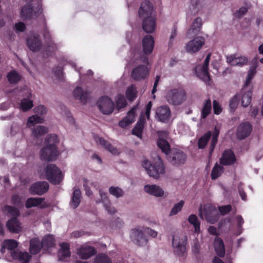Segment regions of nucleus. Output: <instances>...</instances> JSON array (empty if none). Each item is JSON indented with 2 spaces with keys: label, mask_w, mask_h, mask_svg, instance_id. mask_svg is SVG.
Listing matches in <instances>:
<instances>
[{
  "label": "nucleus",
  "mask_w": 263,
  "mask_h": 263,
  "mask_svg": "<svg viewBox=\"0 0 263 263\" xmlns=\"http://www.w3.org/2000/svg\"><path fill=\"white\" fill-rule=\"evenodd\" d=\"M204 42V37L201 36H197L186 44L185 49L187 52L190 53L197 52L202 48Z\"/></svg>",
  "instance_id": "f8f14e48"
},
{
  "label": "nucleus",
  "mask_w": 263,
  "mask_h": 263,
  "mask_svg": "<svg viewBox=\"0 0 263 263\" xmlns=\"http://www.w3.org/2000/svg\"><path fill=\"white\" fill-rule=\"evenodd\" d=\"M11 202L13 204L20 206L22 205V198L17 195H14L11 197Z\"/></svg>",
  "instance_id": "338daca9"
},
{
  "label": "nucleus",
  "mask_w": 263,
  "mask_h": 263,
  "mask_svg": "<svg viewBox=\"0 0 263 263\" xmlns=\"http://www.w3.org/2000/svg\"><path fill=\"white\" fill-rule=\"evenodd\" d=\"M61 249L58 252L59 259L66 260L70 257L69 245L67 243H62L60 245Z\"/></svg>",
  "instance_id": "2f4dec72"
},
{
  "label": "nucleus",
  "mask_w": 263,
  "mask_h": 263,
  "mask_svg": "<svg viewBox=\"0 0 263 263\" xmlns=\"http://www.w3.org/2000/svg\"><path fill=\"white\" fill-rule=\"evenodd\" d=\"M210 57L211 54H208L204 61L203 65L202 66H198L195 68L198 77L207 84H209L210 81V78L208 70Z\"/></svg>",
  "instance_id": "9d476101"
},
{
  "label": "nucleus",
  "mask_w": 263,
  "mask_h": 263,
  "mask_svg": "<svg viewBox=\"0 0 263 263\" xmlns=\"http://www.w3.org/2000/svg\"><path fill=\"white\" fill-rule=\"evenodd\" d=\"M252 129V126L249 123H241L238 127L237 136L240 139H243L249 136Z\"/></svg>",
  "instance_id": "5701e85b"
},
{
  "label": "nucleus",
  "mask_w": 263,
  "mask_h": 263,
  "mask_svg": "<svg viewBox=\"0 0 263 263\" xmlns=\"http://www.w3.org/2000/svg\"><path fill=\"white\" fill-rule=\"evenodd\" d=\"M153 4L149 1H143L139 9V16L142 20L154 17Z\"/></svg>",
  "instance_id": "4468645a"
},
{
  "label": "nucleus",
  "mask_w": 263,
  "mask_h": 263,
  "mask_svg": "<svg viewBox=\"0 0 263 263\" xmlns=\"http://www.w3.org/2000/svg\"><path fill=\"white\" fill-rule=\"evenodd\" d=\"M252 89L251 86H246V85H245L241 94L239 95L241 99V105L245 107L248 106L251 103L252 93Z\"/></svg>",
  "instance_id": "4be33fe9"
},
{
  "label": "nucleus",
  "mask_w": 263,
  "mask_h": 263,
  "mask_svg": "<svg viewBox=\"0 0 263 263\" xmlns=\"http://www.w3.org/2000/svg\"><path fill=\"white\" fill-rule=\"evenodd\" d=\"M26 43L28 48L33 52L39 51L42 47V42L39 35L34 33H32L28 36Z\"/></svg>",
  "instance_id": "9b49d317"
},
{
  "label": "nucleus",
  "mask_w": 263,
  "mask_h": 263,
  "mask_svg": "<svg viewBox=\"0 0 263 263\" xmlns=\"http://www.w3.org/2000/svg\"><path fill=\"white\" fill-rule=\"evenodd\" d=\"M99 195L100 199L97 200V203H102L103 206L105 208L106 211L109 214H114L117 212L116 209L111 204L108 200V196L106 193L102 190H99Z\"/></svg>",
  "instance_id": "dca6fc26"
},
{
  "label": "nucleus",
  "mask_w": 263,
  "mask_h": 263,
  "mask_svg": "<svg viewBox=\"0 0 263 263\" xmlns=\"http://www.w3.org/2000/svg\"><path fill=\"white\" fill-rule=\"evenodd\" d=\"M143 64L135 67L132 71V77L135 80H140L144 79L148 72L146 65L148 64V59L146 56H142L139 60Z\"/></svg>",
  "instance_id": "0eeeda50"
},
{
  "label": "nucleus",
  "mask_w": 263,
  "mask_h": 263,
  "mask_svg": "<svg viewBox=\"0 0 263 263\" xmlns=\"http://www.w3.org/2000/svg\"><path fill=\"white\" fill-rule=\"evenodd\" d=\"M170 162L173 165H180L183 164L186 160L185 155L180 151L171 153L168 158Z\"/></svg>",
  "instance_id": "b1692460"
},
{
  "label": "nucleus",
  "mask_w": 263,
  "mask_h": 263,
  "mask_svg": "<svg viewBox=\"0 0 263 263\" xmlns=\"http://www.w3.org/2000/svg\"><path fill=\"white\" fill-rule=\"evenodd\" d=\"M18 243L16 240L12 239H8L5 240L2 245L1 252L3 254L5 253V249L11 251V254L12 252L15 251L14 249L17 247Z\"/></svg>",
  "instance_id": "473e14b6"
},
{
  "label": "nucleus",
  "mask_w": 263,
  "mask_h": 263,
  "mask_svg": "<svg viewBox=\"0 0 263 263\" xmlns=\"http://www.w3.org/2000/svg\"><path fill=\"white\" fill-rule=\"evenodd\" d=\"M137 106L134 107L127 113V116L119 122V125L122 128H125L135 121L136 111Z\"/></svg>",
  "instance_id": "a878e982"
},
{
  "label": "nucleus",
  "mask_w": 263,
  "mask_h": 263,
  "mask_svg": "<svg viewBox=\"0 0 263 263\" xmlns=\"http://www.w3.org/2000/svg\"><path fill=\"white\" fill-rule=\"evenodd\" d=\"M109 193L116 198H120L124 196L125 192L119 186H111L108 189Z\"/></svg>",
  "instance_id": "79ce46f5"
},
{
  "label": "nucleus",
  "mask_w": 263,
  "mask_h": 263,
  "mask_svg": "<svg viewBox=\"0 0 263 263\" xmlns=\"http://www.w3.org/2000/svg\"><path fill=\"white\" fill-rule=\"evenodd\" d=\"M142 165L148 175L155 179L159 178L165 173V167L159 156L153 164L149 161L145 160L142 162Z\"/></svg>",
  "instance_id": "f03ea898"
},
{
  "label": "nucleus",
  "mask_w": 263,
  "mask_h": 263,
  "mask_svg": "<svg viewBox=\"0 0 263 263\" xmlns=\"http://www.w3.org/2000/svg\"><path fill=\"white\" fill-rule=\"evenodd\" d=\"M49 189L48 183L46 181L37 182L33 184L29 191L33 194L41 195L46 193Z\"/></svg>",
  "instance_id": "aec40b11"
},
{
  "label": "nucleus",
  "mask_w": 263,
  "mask_h": 263,
  "mask_svg": "<svg viewBox=\"0 0 263 263\" xmlns=\"http://www.w3.org/2000/svg\"><path fill=\"white\" fill-rule=\"evenodd\" d=\"M6 227L10 232L14 233H18L21 229L19 221L15 217L7 221Z\"/></svg>",
  "instance_id": "f704fd0d"
},
{
  "label": "nucleus",
  "mask_w": 263,
  "mask_h": 263,
  "mask_svg": "<svg viewBox=\"0 0 263 263\" xmlns=\"http://www.w3.org/2000/svg\"><path fill=\"white\" fill-rule=\"evenodd\" d=\"M73 96L76 99L83 101L86 99L88 94L86 92H84L81 87H77L73 90Z\"/></svg>",
  "instance_id": "a18cd8bd"
},
{
  "label": "nucleus",
  "mask_w": 263,
  "mask_h": 263,
  "mask_svg": "<svg viewBox=\"0 0 263 263\" xmlns=\"http://www.w3.org/2000/svg\"><path fill=\"white\" fill-rule=\"evenodd\" d=\"M200 214H212L217 212V209L215 206L211 204H206L202 208L199 209Z\"/></svg>",
  "instance_id": "49530a36"
},
{
  "label": "nucleus",
  "mask_w": 263,
  "mask_h": 263,
  "mask_svg": "<svg viewBox=\"0 0 263 263\" xmlns=\"http://www.w3.org/2000/svg\"><path fill=\"white\" fill-rule=\"evenodd\" d=\"M97 104L99 110L104 115H109L114 111V103L108 97L103 96L100 98Z\"/></svg>",
  "instance_id": "6e6552de"
},
{
  "label": "nucleus",
  "mask_w": 263,
  "mask_h": 263,
  "mask_svg": "<svg viewBox=\"0 0 263 263\" xmlns=\"http://www.w3.org/2000/svg\"><path fill=\"white\" fill-rule=\"evenodd\" d=\"M157 145L163 153H165L166 155H168L170 151V146L166 140L159 137L157 141Z\"/></svg>",
  "instance_id": "37998d69"
},
{
  "label": "nucleus",
  "mask_w": 263,
  "mask_h": 263,
  "mask_svg": "<svg viewBox=\"0 0 263 263\" xmlns=\"http://www.w3.org/2000/svg\"><path fill=\"white\" fill-rule=\"evenodd\" d=\"M187 237L185 235L175 236L173 237L172 245L174 252L179 257L184 258L186 256V244Z\"/></svg>",
  "instance_id": "423d86ee"
},
{
  "label": "nucleus",
  "mask_w": 263,
  "mask_h": 263,
  "mask_svg": "<svg viewBox=\"0 0 263 263\" xmlns=\"http://www.w3.org/2000/svg\"><path fill=\"white\" fill-rule=\"evenodd\" d=\"M251 8L250 4H247L245 6L240 7L239 10L236 11L234 13L235 17L237 18H241L245 15L248 10Z\"/></svg>",
  "instance_id": "603ef678"
},
{
  "label": "nucleus",
  "mask_w": 263,
  "mask_h": 263,
  "mask_svg": "<svg viewBox=\"0 0 263 263\" xmlns=\"http://www.w3.org/2000/svg\"><path fill=\"white\" fill-rule=\"evenodd\" d=\"M45 173L46 179L54 184L60 183L64 178L60 169L53 164L47 166Z\"/></svg>",
  "instance_id": "20e7f679"
},
{
  "label": "nucleus",
  "mask_w": 263,
  "mask_h": 263,
  "mask_svg": "<svg viewBox=\"0 0 263 263\" xmlns=\"http://www.w3.org/2000/svg\"><path fill=\"white\" fill-rule=\"evenodd\" d=\"M94 263H111V261L107 255L102 254L95 258Z\"/></svg>",
  "instance_id": "13d9d810"
},
{
  "label": "nucleus",
  "mask_w": 263,
  "mask_h": 263,
  "mask_svg": "<svg viewBox=\"0 0 263 263\" xmlns=\"http://www.w3.org/2000/svg\"><path fill=\"white\" fill-rule=\"evenodd\" d=\"M213 110L214 114L216 115H219L222 111L221 105L216 100L213 101Z\"/></svg>",
  "instance_id": "774afa93"
},
{
  "label": "nucleus",
  "mask_w": 263,
  "mask_h": 263,
  "mask_svg": "<svg viewBox=\"0 0 263 263\" xmlns=\"http://www.w3.org/2000/svg\"><path fill=\"white\" fill-rule=\"evenodd\" d=\"M188 220L194 226L195 232L199 233L200 223L196 215H190L188 218Z\"/></svg>",
  "instance_id": "09e8293b"
},
{
  "label": "nucleus",
  "mask_w": 263,
  "mask_h": 263,
  "mask_svg": "<svg viewBox=\"0 0 263 263\" xmlns=\"http://www.w3.org/2000/svg\"><path fill=\"white\" fill-rule=\"evenodd\" d=\"M12 256L14 259H18L22 263H28L31 257L27 252L16 251L12 252Z\"/></svg>",
  "instance_id": "e433bc0d"
},
{
  "label": "nucleus",
  "mask_w": 263,
  "mask_h": 263,
  "mask_svg": "<svg viewBox=\"0 0 263 263\" xmlns=\"http://www.w3.org/2000/svg\"><path fill=\"white\" fill-rule=\"evenodd\" d=\"M223 171V167L220 165L216 163L211 172V178L212 179L217 178L222 173Z\"/></svg>",
  "instance_id": "5fc2aeb1"
},
{
  "label": "nucleus",
  "mask_w": 263,
  "mask_h": 263,
  "mask_svg": "<svg viewBox=\"0 0 263 263\" xmlns=\"http://www.w3.org/2000/svg\"><path fill=\"white\" fill-rule=\"evenodd\" d=\"M7 78L10 83H16L20 80L21 76L15 71H12L8 74Z\"/></svg>",
  "instance_id": "864d4df0"
},
{
  "label": "nucleus",
  "mask_w": 263,
  "mask_h": 263,
  "mask_svg": "<svg viewBox=\"0 0 263 263\" xmlns=\"http://www.w3.org/2000/svg\"><path fill=\"white\" fill-rule=\"evenodd\" d=\"M3 212L7 213L8 214H18V210L17 208L14 206L6 205L3 209Z\"/></svg>",
  "instance_id": "69168bd1"
},
{
  "label": "nucleus",
  "mask_w": 263,
  "mask_h": 263,
  "mask_svg": "<svg viewBox=\"0 0 263 263\" xmlns=\"http://www.w3.org/2000/svg\"><path fill=\"white\" fill-rule=\"evenodd\" d=\"M227 62L232 66L242 67L247 64L248 59L245 56L231 54L227 57Z\"/></svg>",
  "instance_id": "6ab92c4d"
},
{
  "label": "nucleus",
  "mask_w": 263,
  "mask_h": 263,
  "mask_svg": "<svg viewBox=\"0 0 263 263\" xmlns=\"http://www.w3.org/2000/svg\"><path fill=\"white\" fill-rule=\"evenodd\" d=\"M130 237L132 241L139 246L146 245L147 239L141 230L133 229L131 232Z\"/></svg>",
  "instance_id": "f3484780"
},
{
  "label": "nucleus",
  "mask_w": 263,
  "mask_h": 263,
  "mask_svg": "<svg viewBox=\"0 0 263 263\" xmlns=\"http://www.w3.org/2000/svg\"><path fill=\"white\" fill-rule=\"evenodd\" d=\"M142 27L147 33H152L156 28L155 18L154 17L143 20Z\"/></svg>",
  "instance_id": "c756f323"
},
{
  "label": "nucleus",
  "mask_w": 263,
  "mask_h": 263,
  "mask_svg": "<svg viewBox=\"0 0 263 263\" xmlns=\"http://www.w3.org/2000/svg\"><path fill=\"white\" fill-rule=\"evenodd\" d=\"M33 111L36 115L38 116H42L47 114V109L44 105H40L36 107H35Z\"/></svg>",
  "instance_id": "bf43d9fd"
},
{
  "label": "nucleus",
  "mask_w": 263,
  "mask_h": 263,
  "mask_svg": "<svg viewBox=\"0 0 263 263\" xmlns=\"http://www.w3.org/2000/svg\"><path fill=\"white\" fill-rule=\"evenodd\" d=\"M171 115V109L168 106H161L156 110V118L160 122L167 123L170 119Z\"/></svg>",
  "instance_id": "2eb2a0df"
},
{
  "label": "nucleus",
  "mask_w": 263,
  "mask_h": 263,
  "mask_svg": "<svg viewBox=\"0 0 263 263\" xmlns=\"http://www.w3.org/2000/svg\"><path fill=\"white\" fill-rule=\"evenodd\" d=\"M219 134V130L217 127H215L214 130L212 133L209 131L204 134L198 140V147L199 148H203L208 143L210 138L212 137L210 143V150L211 153L217 143V138Z\"/></svg>",
  "instance_id": "39448f33"
},
{
  "label": "nucleus",
  "mask_w": 263,
  "mask_h": 263,
  "mask_svg": "<svg viewBox=\"0 0 263 263\" xmlns=\"http://www.w3.org/2000/svg\"><path fill=\"white\" fill-rule=\"evenodd\" d=\"M202 219L205 218L209 223H214L218 219V215H200Z\"/></svg>",
  "instance_id": "052dcab7"
},
{
  "label": "nucleus",
  "mask_w": 263,
  "mask_h": 263,
  "mask_svg": "<svg viewBox=\"0 0 263 263\" xmlns=\"http://www.w3.org/2000/svg\"><path fill=\"white\" fill-rule=\"evenodd\" d=\"M54 245V239L51 235H46L42 240V247H46L47 248L53 247Z\"/></svg>",
  "instance_id": "8fccbe9b"
},
{
  "label": "nucleus",
  "mask_w": 263,
  "mask_h": 263,
  "mask_svg": "<svg viewBox=\"0 0 263 263\" xmlns=\"http://www.w3.org/2000/svg\"><path fill=\"white\" fill-rule=\"evenodd\" d=\"M184 202L183 200H180L178 203L175 204L172 209L171 213L177 214V213L180 212L184 205Z\"/></svg>",
  "instance_id": "e2e57ef3"
},
{
  "label": "nucleus",
  "mask_w": 263,
  "mask_h": 263,
  "mask_svg": "<svg viewBox=\"0 0 263 263\" xmlns=\"http://www.w3.org/2000/svg\"><path fill=\"white\" fill-rule=\"evenodd\" d=\"M48 144L41 151V158L42 160L49 161H53L58 156V152L55 143L58 142L55 135H49L47 137Z\"/></svg>",
  "instance_id": "f257e3e1"
},
{
  "label": "nucleus",
  "mask_w": 263,
  "mask_h": 263,
  "mask_svg": "<svg viewBox=\"0 0 263 263\" xmlns=\"http://www.w3.org/2000/svg\"><path fill=\"white\" fill-rule=\"evenodd\" d=\"M42 247V243L38 239H31L30 242V252L31 254H36L41 250Z\"/></svg>",
  "instance_id": "a19ab883"
},
{
  "label": "nucleus",
  "mask_w": 263,
  "mask_h": 263,
  "mask_svg": "<svg viewBox=\"0 0 263 263\" xmlns=\"http://www.w3.org/2000/svg\"><path fill=\"white\" fill-rule=\"evenodd\" d=\"M214 246L217 254L219 257L224 256L225 254V249L222 240L219 237H216L214 240Z\"/></svg>",
  "instance_id": "72a5a7b5"
},
{
  "label": "nucleus",
  "mask_w": 263,
  "mask_h": 263,
  "mask_svg": "<svg viewBox=\"0 0 263 263\" xmlns=\"http://www.w3.org/2000/svg\"><path fill=\"white\" fill-rule=\"evenodd\" d=\"M211 101L210 99L204 101L201 112V118H205L211 111Z\"/></svg>",
  "instance_id": "de8ad7c7"
},
{
  "label": "nucleus",
  "mask_w": 263,
  "mask_h": 263,
  "mask_svg": "<svg viewBox=\"0 0 263 263\" xmlns=\"http://www.w3.org/2000/svg\"><path fill=\"white\" fill-rule=\"evenodd\" d=\"M239 98L240 96L236 95L230 100L229 105L232 110H234L237 108Z\"/></svg>",
  "instance_id": "680f3d73"
},
{
  "label": "nucleus",
  "mask_w": 263,
  "mask_h": 263,
  "mask_svg": "<svg viewBox=\"0 0 263 263\" xmlns=\"http://www.w3.org/2000/svg\"><path fill=\"white\" fill-rule=\"evenodd\" d=\"M48 129L46 127L39 125L32 130V134L34 137L38 138L48 133Z\"/></svg>",
  "instance_id": "c03bdc74"
},
{
  "label": "nucleus",
  "mask_w": 263,
  "mask_h": 263,
  "mask_svg": "<svg viewBox=\"0 0 263 263\" xmlns=\"http://www.w3.org/2000/svg\"><path fill=\"white\" fill-rule=\"evenodd\" d=\"M144 192L155 197L165 198L167 193L159 185L157 184H146L143 187Z\"/></svg>",
  "instance_id": "ddd939ff"
},
{
  "label": "nucleus",
  "mask_w": 263,
  "mask_h": 263,
  "mask_svg": "<svg viewBox=\"0 0 263 263\" xmlns=\"http://www.w3.org/2000/svg\"><path fill=\"white\" fill-rule=\"evenodd\" d=\"M127 105L126 101L122 95H118L117 97L116 105L118 108L124 107Z\"/></svg>",
  "instance_id": "4d7b16f0"
},
{
  "label": "nucleus",
  "mask_w": 263,
  "mask_h": 263,
  "mask_svg": "<svg viewBox=\"0 0 263 263\" xmlns=\"http://www.w3.org/2000/svg\"><path fill=\"white\" fill-rule=\"evenodd\" d=\"M236 161L235 156L231 150H226L220 159V163L224 165L233 164Z\"/></svg>",
  "instance_id": "393cba45"
},
{
  "label": "nucleus",
  "mask_w": 263,
  "mask_h": 263,
  "mask_svg": "<svg viewBox=\"0 0 263 263\" xmlns=\"http://www.w3.org/2000/svg\"><path fill=\"white\" fill-rule=\"evenodd\" d=\"M144 116L143 114L141 113L140 121L137 123L135 127L132 130L133 134L137 136L140 138H141L142 135V131L144 127Z\"/></svg>",
  "instance_id": "c9c22d12"
},
{
  "label": "nucleus",
  "mask_w": 263,
  "mask_h": 263,
  "mask_svg": "<svg viewBox=\"0 0 263 263\" xmlns=\"http://www.w3.org/2000/svg\"><path fill=\"white\" fill-rule=\"evenodd\" d=\"M166 100L168 104L173 106H179L182 104L186 99V95L184 90L182 88H174L170 90L165 96Z\"/></svg>",
  "instance_id": "7ed1b4c3"
},
{
  "label": "nucleus",
  "mask_w": 263,
  "mask_h": 263,
  "mask_svg": "<svg viewBox=\"0 0 263 263\" xmlns=\"http://www.w3.org/2000/svg\"><path fill=\"white\" fill-rule=\"evenodd\" d=\"M201 8L200 0H191L187 11V14L195 15L201 10Z\"/></svg>",
  "instance_id": "7c9ffc66"
},
{
  "label": "nucleus",
  "mask_w": 263,
  "mask_h": 263,
  "mask_svg": "<svg viewBox=\"0 0 263 263\" xmlns=\"http://www.w3.org/2000/svg\"><path fill=\"white\" fill-rule=\"evenodd\" d=\"M81 191L79 189L74 188L73 189L72 199L70 202V206L73 208H76L80 204L81 201Z\"/></svg>",
  "instance_id": "58836bf2"
},
{
  "label": "nucleus",
  "mask_w": 263,
  "mask_h": 263,
  "mask_svg": "<svg viewBox=\"0 0 263 263\" xmlns=\"http://www.w3.org/2000/svg\"><path fill=\"white\" fill-rule=\"evenodd\" d=\"M42 9L40 5L33 9L29 5L24 6L21 10V17L24 20L35 18L42 14Z\"/></svg>",
  "instance_id": "1a4fd4ad"
},
{
  "label": "nucleus",
  "mask_w": 263,
  "mask_h": 263,
  "mask_svg": "<svg viewBox=\"0 0 263 263\" xmlns=\"http://www.w3.org/2000/svg\"><path fill=\"white\" fill-rule=\"evenodd\" d=\"M44 121V119L43 117L38 116L37 115H32L28 118L26 123V127L30 128L36 124L42 123Z\"/></svg>",
  "instance_id": "ea45409f"
},
{
  "label": "nucleus",
  "mask_w": 263,
  "mask_h": 263,
  "mask_svg": "<svg viewBox=\"0 0 263 263\" xmlns=\"http://www.w3.org/2000/svg\"><path fill=\"white\" fill-rule=\"evenodd\" d=\"M202 26V19L199 17H196L193 22L191 28L187 31V35L189 36H193L200 31Z\"/></svg>",
  "instance_id": "c85d7f7f"
},
{
  "label": "nucleus",
  "mask_w": 263,
  "mask_h": 263,
  "mask_svg": "<svg viewBox=\"0 0 263 263\" xmlns=\"http://www.w3.org/2000/svg\"><path fill=\"white\" fill-rule=\"evenodd\" d=\"M136 88L134 85H132L127 88L126 91V95L128 100H133L136 97Z\"/></svg>",
  "instance_id": "3c124183"
},
{
  "label": "nucleus",
  "mask_w": 263,
  "mask_h": 263,
  "mask_svg": "<svg viewBox=\"0 0 263 263\" xmlns=\"http://www.w3.org/2000/svg\"><path fill=\"white\" fill-rule=\"evenodd\" d=\"M44 199L42 198H30L26 202V206L27 208L33 206H39L40 208H45L47 206V204L44 202Z\"/></svg>",
  "instance_id": "cd10ccee"
},
{
  "label": "nucleus",
  "mask_w": 263,
  "mask_h": 263,
  "mask_svg": "<svg viewBox=\"0 0 263 263\" xmlns=\"http://www.w3.org/2000/svg\"><path fill=\"white\" fill-rule=\"evenodd\" d=\"M154 46V40L152 36L147 35L142 40V47L143 52L145 54L152 53Z\"/></svg>",
  "instance_id": "bb28decb"
},
{
  "label": "nucleus",
  "mask_w": 263,
  "mask_h": 263,
  "mask_svg": "<svg viewBox=\"0 0 263 263\" xmlns=\"http://www.w3.org/2000/svg\"><path fill=\"white\" fill-rule=\"evenodd\" d=\"M256 72V71L255 67H252L250 69V70L248 73L247 78L246 79V81L245 85H246V86H251L250 85L251 81L252 79H253V78L254 77V76H255Z\"/></svg>",
  "instance_id": "6e6d98bb"
},
{
  "label": "nucleus",
  "mask_w": 263,
  "mask_h": 263,
  "mask_svg": "<svg viewBox=\"0 0 263 263\" xmlns=\"http://www.w3.org/2000/svg\"><path fill=\"white\" fill-rule=\"evenodd\" d=\"M23 96H26V98L23 99L20 103V108L24 111H27L33 106L32 100L31 99V93L30 90L28 88H24L22 90Z\"/></svg>",
  "instance_id": "a211bd4d"
},
{
  "label": "nucleus",
  "mask_w": 263,
  "mask_h": 263,
  "mask_svg": "<svg viewBox=\"0 0 263 263\" xmlns=\"http://www.w3.org/2000/svg\"><path fill=\"white\" fill-rule=\"evenodd\" d=\"M96 250L93 247L83 245L77 251V254L80 258L86 259L92 256L96 253Z\"/></svg>",
  "instance_id": "412c9836"
},
{
  "label": "nucleus",
  "mask_w": 263,
  "mask_h": 263,
  "mask_svg": "<svg viewBox=\"0 0 263 263\" xmlns=\"http://www.w3.org/2000/svg\"><path fill=\"white\" fill-rule=\"evenodd\" d=\"M96 140L97 143H99L103 147L107 149L112 155H117L119 154V151L111 146L109 142L105 141L104 139L101 138H98Z\"/></svg>",
  "instance_id": "4c0bfd02"
},
{
  "label": "nucleus",
  "mask_w": 263,
  "mask_h": 263,
  "mask_svg": "<svg viewBox=\"0 0 263 263\" xmlns=\"http://www.w3.org/2000/svg\"><path fill=\"white\" fill-rule=\"evenodd\" d=\"M200 245L198 239H195L193 241V243L192 246V250L193 253L195 255L198 254L200 252Z\"/></svg>",
  "instance_id": "0e129e2a"
}]
</instances>
